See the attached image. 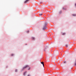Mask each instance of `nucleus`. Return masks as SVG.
Returning <instances> with one entry per match:
<instances>
[{
    "label": "nucleus",
    "instance_id": "nucleus-6",
    "mask_svg": "<svg viewBox=\"0 0 76 76\" xmlns=\"http://www.w3.org/2000/svg\"><path fill=\"white\" fill-rule=\"evenodd\" d=\"M32 39L33 40L35 39V37H32Z\"/></svg>",
    "mask_w": 76,
    "mask_h": 76
},
{
    "label": "nucleus",
    "instance_id": "nucleus-4",
    "mask_svg": "<svg viewBox=\"0 0 76 76\" xmlns=\"http://www.w3.org/2000/svg\"><path fill=\"white\" fill-rule=\"evenodd\" d=\"M41 64H42L43 66H44V62H41Z\"/></svg>",
    "mask_w": 76,
    "mask_h": 76
},
{
    "label": "nucleus",
    "instance_id": "nucleus-2",
    "mask_svg": "<svg viewBox=\"0 0 76 76\" xmlns=\"http://www.w3.org/2000/svg\"><path fill=\"white\" fill-rule=\"evenodd\" d=\"M46 26V25H44V26L43 27V30H45V27Z\"/></svg>",
    "mask_w": 76,
    "mask_h": 76
},
{
    "label": "nucleus",
    "instance_id": "nucleus-17",
    "mask_svg": "<svg viewBox=\"0 0 76 76\" xmlns=\"http://www.w3.org/2000/svg\"><path fill=\"white\" fill-rule=\"evenodd\" d=\"M30 69H31V68L29 67V69H28V70H30Z\"/></svg>",
    "mask_w": 76,
    "mask_h": 76
},
{
    "label": "nucleus",
    "instance_id": "nucleus-5",
    "mask_svg": "<svg viewBox=\"0 0 76 76\" xmlns=\"http://www.w3.org/2000/svg\"><path fill=\"white\" fill-rule=\"evenodd\" d=\"M48 23H47V22H45V25H46H46H47Z\"/></svg>",
    "mask_w": 76,
    "mask_h": 76
},
{
    "label": "nucleus",
    "instance_id": "nucleus-18",
    "mask_svg": "<svg viewBox=\"0 0 76 76\" xmlns=\"http://www.w3.org/2000/svg\"><path fill=\"white\" fill-rule=\"evenodd\" d=\"M14 55V54H12V56H13Z\"/></svg>",
    "mask_w": 76,
    "mask_h": 76
},
{
    "label": "nucleus",
    "instance_id": "nucleus-12",
    "mask_svg": "<svg viewBox=\"0 0 76 76\" xmlns=\"http://www.w3.org/2000/svg\"><path fill=\"white\" fill-rule=\"evenodd\" d=\"M66 47H68V45H66Z\"/></svg>",
    "mask_w": 76,
    "mask_h": 76
},
{
    "label": "nucleus",
    "instance_id": "nucleus-7",
    "mask_svg": "<svg viewBox=\"0 0 76 76\" xmlns=\"http://www.w3.org/2000/svg\"><path fill=\"white\" fill-rule=\"evenodd\" d=\"M62 12V11H60V12H59V13H61V12Z\"/></svg>",
    "mask_w": 76,
    "mask_h": 76
},
{
    "label": "nucleus",
    "instance_id": "nucleus-20",
    "mask_svg": "<svg viewBox=\"0 0 76 76\" xmlns=\"http://www.w3.org/2000/svg\"><path fill=\"white\" fill-rule=\"evenodd\" d=\"M75 6L76 7V4H75Z\"/></svg>",
    "mask_w": 76,
    "mask_h": 76
},
{
    "label": "nucleus",
    "instance_id": "nucleus-8",
    "mask_svg": "<svg viewBox=\"0 0 76 76\" xmlns=\"http://www.w3.org/2000/svg\"><path fill=\"white\" fill-rule=\"evenodd\" d=\"M42 14L41 13L39 14V15H40V16H42Z\"/></svg>",
    "mask_w": 76,
    "mask_h": 76
},
{
    "label": "nucleus",
    "instance_id": "nucleus-11",
    "mask_svg": "<svg viewBox=\"0 0 76 76\" xmlns=\"http://www.w3.org/2000/svg\"><path fill=\"white\" fill-rule=\"evenodd\" d=\"M26 74V72H24V76H25V74Z\"/></svg>",
    "mask_w": 76,
    "mask_h": 76
},
{
    "label": "nucleus",
    "instance_id": "nucleus-10",
    "mask_svg": "<svg viewBox=\"0 0 76 76\" xmlns=\"http://www.w3.org/2000/svg\"><path fill=\"white\" fill-rule=\"evenodd\" d=\"M73 15L75 16H76V14H73Z\"/></svg>",
    "mask_w": 76,
    "mask_h": 76
},
{
    "label": "nucleus",
    "instance_id": "nucleus-19",
    "mask_svg": "<svg viewBox=\"0 0 76 76\" xmlns=\"http://www.w3.org/2000/svg\"><path fill=\"white\" fill-rule=\"evenodd\" d=\"M66 63V61H65V62H64V63Z\"/></svg>",
    "mask_w": 76,
    "mask_h": 76
},
{
    "label": "nucleus",
    "instance_id": "nucleus-13",
    "mask_svg": "<svg viewBox=\"0 0 76 76\" xmlns=\"http://www.w3.org/2000/svg\"><path fill=\"white\" fill-rule=\"evenodd\" d=\"M65 34V33H64L62 34V35H64Z\"/></svg>",
    "mask_w": 76,
    "mask_h": 76
},
{
    "label": "nucleus",
    "instance_id": "nucleus-14",
    "mask_svg": "<svg viewBox=\"0 0 76 76\" xmlns=\"http://www.w3.org/2000/svg\"><path fill=\"white\" fill-rule=\"evenodd\" d=\"M46 49H47V48H46L45 49V51H46Z\"/></svg>",
    "mask_w": 76,
    "mask_h": 76
},
{
    "label": "nucleus",
    "instance_id": "nucleus-3",
    "mask_svg": "<svg viewBox=\"0 0 76 76\" xmlns=\"http://www.w3.org/2000/svg\"><path fill=\"white\" fill-rule=\"evenodd\" d=\"M29 0H26L24 2V3H27V2H28Z\"/></svg>",
    "mask_w": 76,
    "mask_h": 76
},
{
    "label": "nucleus",
    "instance_id": "nucleus-1",
    "mask_svg": "<svg viewBox=\"0 0 76 76\" xmlns=\"http://www.w3.org/2000/svg\"><path fill=\"white\" fill-rule=\"evenodd\" d=\"M29 67V66L26 65L23 68V69H26V68H27V67Z\"/></svg>",
    "mask_w": 76,
    "mask_h": 76
},
{
    "label": "nucleus",
    "instance_id": "nucleus-16",
    "mask_svg": "<svg viewBox=\"0 0 76 76\" xmlns=\"http://www.w3.org/2000/svg\"><path fill=\"white\" fill-rule=\"evenodd\" d=\"M18 71V70H17V69H16V70H15V72H17Z\"/></svg>",
    "mask_w": 76,
    "mask_h": 76
},
{
    "label": "nucleus",
    "instance_id": "nucleus-15",
    "mask_svg": "<svg viewBox=\"0 0 76 76\" xmlns=\"http://www.w3.org/2000/svg\"><path fill=\"white\" fill-rule=\"evenodd\" d=\"M29 31H27L28 33H29Z\"/></svg>",
    "mask_w": 76,
    "mask_h": 76
},
{
    "label": "nucleus",
    "instance_id": "nucleus-9",
    "mask_svg": "<svg viewBox=\"0 0 76 76\" xmlns=\"http://www.w3.org/2000/svg\"><path fill=\"white\" fill-rule=\"evenodd\" d=\"M63 10H66V9H65V8L63 7Z\"/></svg>",
    "mask_w": 76,
    "mask_h": 76
}]
</instances>
